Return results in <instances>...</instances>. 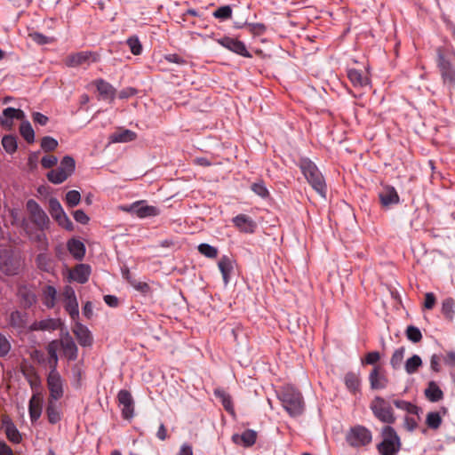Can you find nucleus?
Masks as SVG:
<instances>
[{
	"mask_svg": "<svg viewBox=\"0 0 455 455\" xmlns=\"http://www.w3.org/2000/svg\"><path fill=\"white\" fill-rule=\"evenodd\" d=\"M442 423L441 416L438 412H429L427 416V425L433 429H436Z\"/></svg>",
	"mask_w": 455,
	"mask_h": 455,
	"instance_id": "nucleus-52",
	"label": "nucleus"
},
{
	"mask_svg": "<svg viewBox=\"0 0 455 455\" xmlns=\"http://www.w3.org/2000/svg\"><path fill=\"white\" fill-rule=\"evenodd\" d=\"M49 212L53 219L64 212L58 199L51 198L49 200Z\"/></svg>",
	"mask_w": 455,
	"mask_h": 455,
	"instance_id": "nucleus-53",
	"label": "nucleus"
},
{
	"mask_svg": "<svg viewBox=\"0 0 455 455\" xmlns=\"http://www.w3.org/2000/svg\"><path fill=\"white\" fill-rule=\"evenodd\" d=\"M91 275V267L86 264L77 265L69 274L70 278L79 283H85Z\"/></svg>",
	"mask_w": 455,
	"mask_h": 455,
	"instance_id": "nucleus-18",
	"label": "nucleus"
},
{
	"mask_svg": "<svg viewBox=\"0 0 455 455\" xmlns=\"http://www.w3.org/2000/svg\"><path fill=\"white\" fill-rule=\"evenodd\" d=\"M1 427L4 429L8 440L13 443H19L21 441V435L8 416H4L1 419Z\"/></svg>",
	"mask_w": 455,
	"mask_h": 455,
	"instance_id": "nucleus-14",
	"label": "nucleus"
},
{
	"mask_svg": "<svg viewBox=\"0 0 455 455\" xmlns=\"http://www.w3.org/2000/svg\"><path fill=\"white\" fill-rule=\"evenodd\" d=\"M425 395L427 398L431 402H438L443 396V391L434 381H430L428 383V386L425 390Z\"/></svg>",
	"mask_w": 455,
	"mask_h": 455,
	"instance_id": "nucleus-35",
	"label": "nucleus"
},
{
	"mask_svg": "<svg viewBox=\"0 0 455 455\" xmlns=\"http://www.w3.org/2000/svg\"><path fill=\"white\" fill-rule=\"evenodd\" d=\"M36 265L42 271L52 273L54 270V260L48 253H40L36 257Z\"/></svg>",
	"mask_w": 455,
	"mask_h": 455,
	"instance_id": "nucleus-32",
	"label": "nucleus"
},
{
	"mask_svg": "<svg viewBox=\"0 0 455 455\" xmlns=\"http://www.w3.org/2000/svg\"><path fill=\"white\" fill-rule=\"evenodd\" d=\"M218 43L223 47L228 49L229 51L239 54L243 57L250 58L251 54L247 51L245 44L237 39L225 36L218 40Z\"/></svg>",
	"mask_w": 455,
	"mask_h": 455,
	"instance_id": "nucleus-12",
	"label": "nucleus"
},
{
	"mask_svg": "<svg viewBox=\"0 0 455 455\" xmlns=\"http://www.w3.org/2000/svg\"><path fill=\"white\" fill-rule=\"evenodd\" d=\"M404 352L405 348L403 347L395 350L390 359V364L393 369L396 370L401 367L404 357Z\"/></svg>",
	"mask_w": 455,
	"mask_h": 455,
	"instance_id": "nucleus-43",
	"label": "nucleus"
},
{
	"mask_svg": "<svg viewBox=\"0 0 455 455\" xmlns=\"http://www.w3.org/2000/svg\"><path fill=\"white\" fill-rule=\"evenodd\" d=\"M298 165L312 188L322 197L325 198L327 193L326 183L315 164L308 158H301Z\"/></svg>",
	"mask_w": 455,
	"mask_h": 455,
	"instance_id": "nucleus-2",
	"label": "nucleus"
},
{
	"mask_svg": "<svg viewBox=\"0 0 455 455\" xmlns=\"http://www.w3.org/2000/svg\"><path fill=\"white\" fill-rule=\"evenodd\" d=\"M47 179L50 182L53 184H60L64 182L68 179V177L66 173H62V172L57 168L50 171L47 173Z\"/></svg>",
	"mask_w": 455,
	"mask_h": 455,
	"instance_id": "nucleus-44",
	"label": "nucleus"
},
{
	"mask_svg": "<svg viewBox=\"0 0 455 455\" xmlns=\"http://www.w3.org/2000/svg\"><path fill=\"white\" fill-rule=\"evenodd\" d=\"M379 197L381 204L385 207L399 203V196L393 187L384 188L379 194Z\"/></svg>",
	"mask_w": 455,
	"mask_h": 455,
	"instance_id": "nucleus-23",
	"label": "nucleus"
},
{
	"mask_svg": "<svg viewBox=\"0 0 455 455\" xmlns=\"http://www.w3.org/2000/svg\"><path fill=\"white\" fill-rule=\"evenodd\" d=\"M382 441L377 444L380 455H396L402 447V443L396 431L391 426H385L381 430Z\"/></svg>",
	"mask_w": 455,
	"mask_h": 455,
	"instance_id": "nucleus-4",
	"label": "nucleus"
},
{
	"mask_svg": "<svg viewBox=\"0 0 455 455\" xmlns=\"http://www.w3.org/2000/svg\"><path fill=\"white\" fill-rule=\"evenodd\" d=\"M251 190L258 195L259 196L262 198H266L268 196L269 192L267 188H266L263 181H258L251 185Z\"/></svg>",
	"mask_w": 455,
	"mask_h": 455,
	"instance_id": "nucleus-55",
	"label": "nucleus"
},
{
	"mask_svg": "<svg viewBox=\"0 0 455 455\" xmlns=\"http://www.w3.org/2000/svg\"><path fill=\"white\" fill-rule=\"evenodd\" d=\"M31 220L40 229L47 228L50 223V220L43 209L31 215Z\"/></svg>",
	"mask_w": 455,
	"mask_h": 455,
	"instance_id": "nucleus-39",
	"label": "nucleus"
},
{
	"mask_svg": "<svg viewBox=\"0 0 455 455\" xmlns=\"http://www.w3.org/2000/svg\"><path fill=\"white\" fill-rule=\"evenodd\" d=\"M93 56L91 52H80L71 54L66 59V65L68 67H77L90 60Z\"/></svg>",
	"mask_w": 455,
	"mask_h": 455,
	"instance_id": "nucleus-29",
	"label": "nucleus"
},
{
	"mask_svg": "<svg viewBox=\"0 0 455 455\" xmlns=\"http://www.w3.org/2000/svg\"><path fill=\"white\" fill-rule=\"evenodd\" d=\"M64 355L70 361H74L77 357V347L73 339L67 334L60 341Z\"/></svg>",
	"mask_w": 455,
	"mask_h": 455,
	"instance_id": "nucleus-20",
	"label": "nucleus"
},
{
	"mask_svg": "<svg viewBox=\"0 0 455 455\" xmlns=\"http://www.w3.org/2000/svg\"><path fill=\"white\" fill-rule=\"evenodd\" d=\"M95 85L102 99L109 100L110 101L114 100L116 96V89L111 84L103 79H98L95 81Z\"/></svg>",
	"mask_w": 455,
	"mask_h": 455,
	"instance_id": "nucleus-24",
	"label": "nucleus"
},
{
	"mask_svg": "<svg viewBox=\"0 0 455 455\" xmlns=\"http://www.w3.org/2000/svg\"><path fill=\"white\" fill-rule=\"evenodd\" d=\"M380 359V354L378 351H371L366 354L364 359L362 360L363 364L373 365Z\"/></svg>",
	"mask_w": 455,
	"mask_h": 455,
	"instance_id": "nucleus-61",
	"label": "nucleus"
},
{
	"mask_svg": "<svg viewBox=\"0 0 455 455\" xmlns=\"http://www.w3.org/2000/svg\"><path fill=\"white\" fill-rule=\"evenodd\" d=\"M56 402L57 401L48 400L46 407L47 419L51 424H56L61 419V412Z\"/></svg>",
	"mask_w": 455,
	"mask_h": 455,
	"instance_id": "nucleus-33",
	"label": "nucleus"
},
{
	"mask_svg": "<svg viewBox=\"0 0 455 455\" xmlns=\"http://www.w3.org/2000/svg\"><path fill=\"white\" fill-rule=\"evenodd\" d=\"M48 400L59 401L64 395V380L58 371L49 372L47 376Z\"/></svg>",
	"mask_w": 455,
	"mask_h": 455,
	"instance_id": "nucleus-8",
	"label": "nucleus"
},
{
	"mask_svg": "<svg viewBox=\"0 0 455 455\" xmlns=\"http://www.w3.org/2000/svg\"><path fill=\"white\" fill-rule=\"evenodd\" d=\"M442 314L444 317L450 321L454 318L455 315V301L452 298H446L442 302Z\"/></svg>",
	"mask_w": 455,
	"mask_h": 455,
	"instance_id": "nucleus-36",
	"label": "nucleus"
},
{
	"mask_svg": "<svg viewBox=\"0 0 455 455\" xmlns=\"http://www.w3.org/2000/svg\"><path fill=\"white\" fill-rule=\"evenodd\" d=\"M435 53L436 67L442 84L451 94L455 92V49L452 45L439 46Z\"/></svg>",
	"mask_w": 455,
	"mask_h": 455,
	"instance_id": "nucleus-1",
	"label": "nucleus"
},
{
	"mask_svg": "<svg viewBox=\"0 0 455 455\" xmlns=\"http://www.w3.org/2000/svg\"><path fill=\"white\" fill-rule=\"evenodd\" d=\"M72 331L81 346L90 347L92 344V333L84 324L76 321Z\"/></svg>",
	"mask_w": 455,
	"mask_h": 455,
	"instance_id": "nucleus-15",
	"label": "nucleus"
},
{
	"mask_svg": "<svg viewBox=\"0 0 455 455\" xmlns=\"http://www.w3.org/2000/svg\"><path fill=\"white\" fill-rule=\"evenodd\" d=\"M75 168H76L75 160L73 157H71L69 156H64L60 161V166L58 167V169L60 171H61L62 173L64 172L67 174L68 178L69 176H71V174L75 172Z\"/></svg>",
	"mask_w": 455,
	"mask_h": 455,
	"instance_id": "nucleus-37",
	"label": "nucleus"
},
{
	"mask_svg": "<svg viewBox=\"0 0 455 455\" xmlns=\"http://www.w3.org/2000/svg\"><path fill=\"white\" fill-rule=\"evenodd\" d=\"M2 145L7 153H9V154L14 153L17 149L16 138L12 135H5L2 139Z\"/></svg>",
	"mask_w": 455,
	"mask_h": 455,
	"instance_id": "nucleus-45",
	"label": "nucleus"
},
{
	"mask_svg": "<svg viewBox=\"0 0 455 455\" xmlns=\"http://www.w3.org/2000/svg\"><path fill=\"white\" fill-rule=\"evenodd\" d=\"M215 395L221 399L222 405L228 411H233V403L231 397L225 391L216 390Z\"/></svg>",
	"mask_w": 455,
	"mask_h": 455,
	"instance_id": "nucleus-48",
	"label": "nucleus"
},
{
	"mask_svg": "<svg viewBox=\"0 0 455 455\" xmlns=\"http://www.w3.org/2000/svg\"><path fill=\"white\" fill-rule=\"evenodd\" d=\"M213 16L222 20H228L232 16V9L229 5L219 7L216 11H214Z\"/></svg>",
	"mask_w": 455,
	"mask_h": 455,
	"instance_id": "nucleus-51",
	"label": "nucleus"
},
{
	"mask_svg": "<svg viewBox=\"0 0 455 455\" xmlns=\"http://www.w3.org/2000/svg\"><path fill=\"white\" fill-rule=\"evenodd\" d=\"M58 163V158L52 155L44 156L41 159V164L44 168L48 169L56 165Z\"/></svg>",
	"mask_w": 455,
	"mask_h": 455,
	"instance_id": "nucleus-62",
	"label": "nucleus"
},
{
	"mask_svg": "<svg viewBox=\"0 0 455 455\" xmlns=\"http://www.w3.org/2000/svg\"><path fill=\"white\" fill-rule=\"evenodd\" d=\"M123 275L124 278H126L129 281L131 285H132L137 291H139L144 294H147L148 292H149L150 287L147 283L139 282L135 279L129 278V270L128 269L123 271Z\"/></svg>",
	"mask_w": 455,
	"mask_h": 455,
	"instance_id": "nucleus-42",
	"label": "nucleus"
},
{
	"mask_svg": "<svg viewBox=\"0 0 455 455\" xmlns=\"http://www.w3.org/2000/svg\"><path fill=\"white\" fill-rule=\"evenodd\" d=\"M369 381L371 389L379 390L387 387L389 380L382 371L379 365H376L369 374Z\"/></svg>",
	"mask_w": 455,
	"mask_h": 455,
	"instance_id": "nucleus-13",
	"label": "nucleus"
},
{
	"mask_svg": "<svg viewBox=\"0 0 455 455\" xmlns=\"http://www.w3.org/2000/svg\"><path fill=\"white\" fill-rule=\"evenodd\" d=\"M11 343L9 339L0 333V357L5 356L11 350Z\"/></svg>",
	"mask_w": 455,
	"mask_h": 455,
	"instance_id": "nucleus-60",
	"label": "nucleus"
},
{
	"mask_svg": "<svg viewBox=\"0 0 455 455\" xmlns=\"http://www.w3.org/2000/svg\"><path fill=\"white\" fill-rule=\"evenodd\" d=\"M119 406H121L122 416L125 419H131L134 416V401L128 390L122 389L117 394Z\"/></svg>",
	"mask_w": 455,
	"mask_h": 455,
	"instance_id": "nucleus-11",
	"label": "nucleus"
},
{
	"mask_svg": "<svg viewBox=\"0 0 455 455\" xmlns=\"http://www.w3.org/2000/svg\"><path fill=\"white\" fill-rule=\"evenodd\" d=\"M436 302L435 296L433 292H427L425 295L424 307L426 309H432Z\"/></svg>",
	"mask_w": 455,
	"mask_h": 455,
	"instance_id": "nucleus-63",
	"label": "nucleus"
},
{
	"mask_svg": "<svg viewBox=\"0 0 455 455\" xmlns=\"http://www.w3.org/2000/svg\"><path fill=\"white\" fill-rule=\"evenodd\" d=\"M374 417L385 424H394L396 418L390 403L381 396H375L370 403Z\"/></svg>",
	"mask_w": 455,
	"mask_h": 455,
	"instance_id": "nucleus-5",
	"label": "nucleus"
},
{
	"mask_svg": "<svg viewBox=\"0 0 455 455\" xmlns=\"http://www.w3.org/2000/svg\"><path fill=\"white\" fill-rule=\"evenodd\" d=\"M422 365V360L419 355H414L408 358L404 363V369L408 374L415 373Z\"/></svg>",
	"mask_w": 455,
	"mask_h": 455,
	"instance_id": "nucleus-40",
	"label": "nucleus"
},
{
	"mask_svg": "<svg viewBox=\"0 0 455 455\" xmlns=\"http://www.w3.org/2000/svg\"><path fill=\"white\" fill-rule=\"evenodd\" d=\"M125 211L140 219L155 217L160 214V210L156 206L148 205L145 200H140L132 203L125 208Z\"/></svg>",
	"mask_w": 455,
	"mask_h": 455,
	"instance_id": "nucleus-9",
	"label": "nucleus"
},
{
	"mask_svg": "<svg viewBox=\"0 0 455 455\" xmlns=\"http://www.w3.org/2000/svg\"><path fill=\"white\" fill-rule=\"evenodd\" d=\"M278 397L283 408L291 416L300 415L304 409L303 397L299 390L292 386H285L280 391Z\"/></svg>",
	"mask_w": 455,
	"mask_h": 455,
	"instance_id": "nucleus-3",
	"label": "nucleus"
},
{
	"mask_svg": "<svg viewBox=\"0 0 455 455\" xmlns=\"http://www.w3.org/2000/svg\"><path fill=\"white\" fill-rule=\"evenodd\" d=\"M27 323V315L18 310L12 311L9 315V325L16 330L22 331Z\"/></svg>",
	"mask_w": 455,
	"mask_h": 455,
	"instance_id": "nucleus-31",
	"label": "nucleus"
},
{
	"mask_svg": "<svg viewBox=\"0 0 455 455\" xmlns=\"http://www.w3.org/2000/svg\"><path fill=\"white\" fill-rule=\"evenodd\" d=\"M257 433L254 430L247 429L241 435H234L232 440L235 443H242L245 447L252 446L256 443Z\"/></svg>",
	"mask_w": 455,
	"mask_h": 455,
	"instance_id": "nucleus-26",
	"label": "nucleus"
},
{
	"mask_svg": "<svg viewBox=\"0 0 455 455\" xmlns=\"http://www.w3.org/2000/svg\"><path fill=\"white\" fill-rule=\"evenodd\" d=\"M67 246L68 251L76 259L81 260L84 257L85 246L81 241L72 238L68 242Z\"/></svg>",
	"mask_w": 455,
	"mask_h": 455,
	"instance_id": "nucleus-28",
	"label": "nucleus"
},
{
	"mask_svg": "<svg viewBox=\"0 0 455 455\" xmlns=\"http://www.w3.org/2000/svg\"><path fill=\"white\" fill-rule=\"evenodd\" d=\"M234 225L243 233L251 234L257 227L255 221L245 214H238L232 220Z\"/></svg>",
	"mask_w": 455,
	"mask_h": 455,
	"instance_id": "nucleus-16",
	"label": "nucleus"
},
{
	"mask_svg": "<svg viewBox=\"0 0 455 455\" xmlns=\"http://www.w3.org/2000/svg\"><path fill=\"white\" fill-rule=\"evenodd\" d=\"M20 259L12 249H0V271L7 275L18 274Z\"/></svg>",
	"mask_w": 455,
	"mask_h": 455,
	"instance_id": "nucleus-6",
	"label": "nucleus"
},
{
	"mask_svg": "<svg viewBox=\"0 0 455 455\" xmlns=\"http://www.w3.org/2000/svg\"><path fill=\"white\" fill-rule=\"evenodd\" d=\"M64 307L72 320L76 321L79 317V307L74 289L71 286H65L63 292Z\"/></svg>",
	"mask_w": 455,
	"mask_h": 455,
	"instance_id": "nucleus-10",
	"label": "nucleus"
},
{
	"mask_svg": "<svg viewBox=\"0 0 455 455\" xmlns=\"http://www.w3.org/2000/svg\"><path fill=\"white\" fill-rule=\"evenodd\" d=\"M58 147V141L50 136H45L41 140V148L45 152L53 151Z\"/></svg>",
	"mask_w": 455,
	"mask_h": 455,
	"instance_id": "nucleus-50",
	"label": "nucleus"
},
{
	"mask_svg": "<svg viewBox=\"0 0 455 455\" xmlns=\"http://www.w3.org/2000/svg\"><path fill=\"white\" fill-rule=\"evenodd\" d=\"M344 382L347 388L353 394L360 389L361 380L357 373L349 371L344 377Z\"/></svg>",
	"mask_w": 455,
	"mask_h": 455,
	"instance_id": "nucleus-34",
	"label": "nucleus"
},
{
	"mask_svg": "<svg viewBox=\"0 0 455 455\" xmlns=\"http://www.w3.org/2000/svg\"><path fill=\"white\" fill-rule=\"evenodd\" d=\"M198 251L209 258V259H215L218 256V250L214 246H212L208 243H201L198 245Z\"/></svg>",
	"mask_w": 455,
	"mask_h": 455,
	"instance_id": "nucleus-46",
	"label": "nucleus"
},
{
	"mask_svg": "<svg viewBox=\"0 0 455 455\" xmlns=\"http://www.w3.org/2000/svg\"><path fill=\"white\" fill-rule=\"evenodd\" d=\"M134 132L128 129H120L111 133L108 137L110 143H126L136 139Z\"/></svg>",
	"mask_w": 455,
	"mask_h": 455,
	"instance_id": "nucleus-19",
	"label": "nucleus"
},
{
	"mask_svg": "<svg viewBox=\"0 0 455 455\" xmlns=\"http://www.w3.org/2000/svg\"><path fill=\"white\" fill-rule=\"evenodd\" d=\"M3 115L4 118L0 120V123L4 127H11L12 125V119L22 120L25 116V114L21 109L11 107L4 109Z\"/></svg>",
	"mask_w": 455,
	"mask_h": 455,
	"instance_id": "nucleus-21",
	"label": "nucleus"
},
{
	"mask_svg": "<svg viewBox=\"0 0 455 455\" xmlns=\"http://www.w3.org/2000/svg\"><path fill=\"white\" fill-rule=\"evenodd\" d=\"M42 403L43 395L41 392H36L33 394L29 400L28 411L29 416L32 422L36 421L42 413Z\"/></svg>",
	"mask_w": 455,
	"mask_h": 455,
	"instance_id": "nucleus-17",
	"label": "nucleus"
},
{
	"mask_svg": "<svg viewBox=\"0 0 455 455\" xmlns=\"http://www.w3.org/2000/svg\"><path fill=\"white\" fill-rule=\"evenodd\" d=\"M371 432L363 426L352 427L347 435V441L353 447H362L371 443Z\"/></svg>",
	"mask_w": 455,
	"mask_h": 455,
	"instance_id": "nucleus-7",
	"label": "nucleus"
},
{
	"mask_svg": "<svg viewBox=\"0 0 455 455\" xmlns=\"http://www.w3.org/2000/svg\"><path fill=\"white\" fill-rule=\"evenodd\" d=\"M60 322L59 319L47 318L41 321H36L29 326V331H55L59 328Z\"/></svg>",
	"mask_w": 455,
	"mask_h": 455,
	"instance_id": "nucleus-22",
	"label": "nucleus"
},
{
	"mask_svg": "<svg viewBox=\"0 0 455 455\" xmlns=\"http://www.w3.org/2000/svg\"><path fill=\"white\" fill-rule=\"evenodd\" d=\"M347 77L355 87H364L370 83L369 77L355 68L347 70Z\"/></svg>",
	"mask_w": 455,
	"mask_h": 455,
	"instance_id": "nucleus-27",
	"label": "nucleus"
},
{
	"mask_svg": "<svg viewBox=\"0 0 455 455\" xmlns=\"http://www.w3.org/2000/svg\"><path fill=\"white\" fill-rule=\"evenodd\" d=\"M406 336L409 340L414 343L419 342L422 339V334L419 329L412 325L407 327Z\"/></svg>",
	"mask_w": 455,
	"mask_h": 455,
	"instance_id": "nucleus-49",
	"label": "nucleus"
},
{
	"mask_svg": "<svg viewBox=\"0 0 455 455\" xmlns=\"http://www.w3.org/2000/svg\"><path fill=\"white\" fill-rule=\"evenodd\" d=\"M20 295L21 297L22 303L26 307H31L36 301V297L35 293L32 291L27 290H20Z\"/></svg>",
	"mask_w": 455,
	"mask_h": 455,
	"instance_id": "nucleus-47",
	"label": "nucleus"
},
{
	"mask_svg": "<svg viewBox=\"0 0 455 455\" xmlns=\"http://www.w3.org/2000/svg\"><path fill=\"white\" fill-rule=\"evenodd\" d=\"M27 379L34 393L40 392L41 380L39 376L36 372H33L32 374H28Z\"/></svg>",
	"mask_w": 455,
	"mask_h": 455,
	"instance_id": "nucleus-58",
	"label": "nucleus"
},
{
	"mask_svg": "<svg viewBox=\"0 0 455 455\" xmlns=\"http://www.w3.org/2000/svg\"><path fill=\"white\" fill-rule=\"evenodd\" d=\"M29 37L36 43L37 44L44 45L47 44L52 42V39L39 33V32H33L29 34Z\"/></svg>",
	"mask_w": 455,
	"mask_h": 455,
	"instance_id": "nucleus-59",
	"label": "nucleus"
},
{
	"mask_svg": "<svg viewBox=\"0 0 455 455\" xmlns=\"http://www.w3.org/2000/svg\"><path fill=\"white\" fill-rule=\"evenodd\" d=\"M127 44L134 55H140L142 52V45L138 37H130L127 40Z\"/></svg>",
	"mask_w": 455,
	"mask_h": 455,
	"instance_id": "nucleus-56",
	"label": "nucleus"
},
{
	"mask_svg": "<svg viewBox=\"0 0 455 455\" xmlns=\"http://www.w3.org/2000/svg\"><path fill=\"white\" fill-rule=\"evenodd\" d=\"M57 299V290L52 285H46L42 289V300L47 308L54 307Z\"/></svg>",
	"mask_w": 455,
	"mask_h": 455,
	"instance_id": "nucleus-30",
	"label": "nucleus"
},
{
	"mask_svg": "<svg viewBox=\"0 0 455 455\" xmlns=\"http://www.w3.org/2000/svg\"><path fill=\"white\" fill-rule=\"evenodd\" d=\"M218 267L221 272L225 284H228L230 279V275L234 269V260L228 256H222L219 262Z\"/></svg>",
	"mask_w": 455,
	"mask_h": 455,
	"instance_id": "nucleus-25",
	"label": "nucleus"
},
{
	"mask_svg": "<svg viewBox=\"0 0 455 455\" xmlns=\"http://www.w3.org/2000/svg\"><path fill=\"white\" fill-rule=\"evenodd\" d=\"M81 200L80 193L76 190H70L66 194V203L69 207L76 206Z\"/></svg>",
	"mask_w": 455,
	"mask_h": 455,
	"instance_id": "nucleus-54",
	"label": "nucleus"
},
{
	"mask_svg": "<svg viewBox=\"0 0 455 455\" xmlns=\"http://www.w3.org/2000/svg\"><path fill=\"white\" fill-rule=\"evenodd\" d=\"M20 132L28 143L35 141V132L28 121H22L20 126Z\"/></svg>",
	"mask_w": 455,
	"mask_h": 455,
	"instance_id": "nucleus-38",
	"label": "nucleus"
},
{
	"mask_svg": "<svg viewBox=\"0 0 455 455\" xmlns=\"http://www.w3.org/2000/svg\"><path fill=\"white\" fill-rule=\"evenodd\" d=\"M74 219L76 221L81 223V224H87L89 221V217L86 215V213L83 210H76L73 213Z\"/></svg>",
	"mask_w": 455,
	"mask_h": 455,
	"instance_id": "nucleus-64",
	"label": "nucleus"
},
{
	"mask_svg": "<svg viewBox=\"0 0 455 455\" xmlns=\"http://www.w3.org/2000/svg\"><path fill=\"white\" fill-rule=\"evenodd\" d=\"M54 220L58 222L60 226L66 228L67 230H72L73 229V223L69 220V218L67 216L65 212L58 215L54 218Z\"/></svg>",
	"mask_w": 455,
	"mask_h": 455,
	"instance_id": "nucleus-57",
	"label": "nucleus"
},
{
	"mask_svg": "<svg viewBox=\"0 0 455 455\" xmlns=\"http://www.w3.org/2000/svg\"><path fill=\"white\" fill-rule=\"evenodd\" d=\"M394 405L403 411H407L410 414L418 415L419 411V408L410 402L404 401V400H394L393 401Z\"/></svg>",
	"mask_w": 455,
	"mask_h": 455,
	"instance_id": "nucleus-41",
	"label": "nucleus"
}]
</instances>
